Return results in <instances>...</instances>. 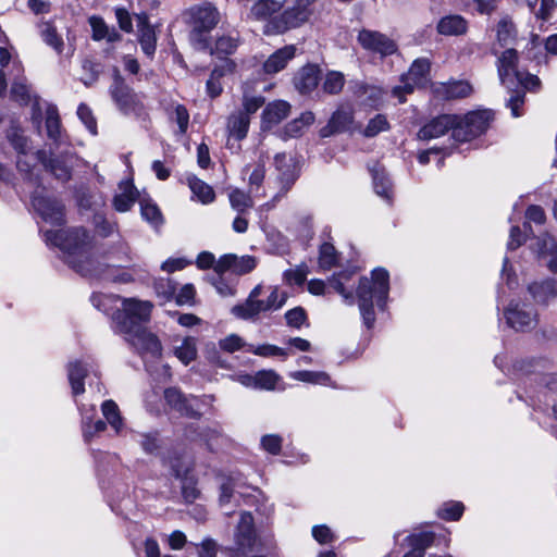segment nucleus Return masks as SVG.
<instances>
[{
    "mask_svg": "<svg viewBox=\"0 0 557 557\" xmlns=\"http://www.w3.org/2000/svg\"><path fill=\"white\" fill-rule=\"evenodd\" d=\"M174 352L184 364H188L197 356L196 338H184L181 345L175 347Z\"/></svg>",
    "mask_w": 557,
    "mask_h": 557,
    "instance_id": "44",
    "label": "nucleus"
},
{
    "mask_svg": "<svg viewBox=\"0 0 557 557\" xmlns=\"http://www.w3.org/2000/svg\"><path fill=\"white\" fill-rule=\"evenodd\" d=\"M261 293L262 286H255L244 304L233 307V314L244 320L253 319L260 312L276 311L281 309L288 298V294L280 290L278 287H271V293L267 300L259 299Z\"/></svg>",
    "mask_w": 557,
    "mask_h": 557,
    "instance_id": "3",
    "label": "nucleus"
},
{
    "mask_svg": "<svg viewBox=\"0 0 557 557\" xmlns=\"http://www.w3.org/2000/svg\"><path fill=\"white\" fill-rule=\"evenodd\" d=\"M235 556L234 557H257L260 553L257 540L253 517L250 512L244 511L234 534Z\"/></svg>",
    "mask_w": 557,
    "mask_h": 557,
    "instance_id": "6",
    "label": "nucleus"
},
{
    "mask_svg": "<svg viewBox=\"0 0 557 557\" xmlns=\"http://www.w3.org/2000/svg\"><path fill=\"white\" fill-rule=\"evenodd\" d=\"M77 115L81 121L85 124L87 129L92 134H97V122L92 115L91 110L84 103L79 104L77 109Z\"/></svg>",
    "mask_w": 557,
    "mask_h": 557,
    "instance_id": "61",
    "label": "nucleus"
},
{
    "mask_svg": "<svg viewBox=\"0 0 557 557\" xmlns=\"http://www.w3.org/2000/svg\"><path fill=\"white\" fill-rule=\"evenodd\" d=\"M435 92L445 100H455L471 96L473 87L468 81H450L441 83L435 88Z\"/></svg>",
    "mask_w": 557,
    "mask_h": 557,
    "instance_id": "21",
    "label": "nucleus"
},
{
    "mask_svg": "<svg viewBox=\"0 0 557 557\" xmlns=\"http://www.w3.org/2000/svg\"><path fill=\"white\" fill-rule=\"evenodd\" d=\"M285 319L289 326L299 329L307 319L306 311L301 307H296L285 313Z\"/></svg>",
    "mask_w": 557,
    "mask_h": 557,
    "instance_id": "62",
    "label": "nucleus"
},
{
    "mask_svg": "<svg viewBox=\"0 0 557 557\" xmlns=\"http://www.w3.org/2000/svg\"><path fill=\"white\" fill-rule=\"evenodd\" d=\"M535 249L539 258L547 260V268L549 271L557 269V243L554 237L548 234H543L537 237Z\"/></svg>",
    "mask_w": 557,
    "mask_h": 557,
    "instance_id": "27",
    "label": "nucleus"
},
{
    "mask_svg": "<svg viewBox=\"0 0 557 557\" xmlns=\"http://www.w3.org/2000/svg\"><path fill=\"white\" fill-rule=\"evenodd\" d=\"M504 314L507 324L517 331L532 330L537 323L536 311L525 301L512 300L506 308Z\"/></svg>",
    "mask_w": 557,
    "mask_h": 557,
    "instance_id": "8",
    "label": "nucleus"
},
{
    "mask_svg": "<svg viewBox=\"0 0 557 557\" xmlns=\"http://www.w3.org/2000/svg\"><path fill=\"white\" fill-rule=\"evenodd\" d=\"M152 304L136 298H123L122 308L114 314L117 332H129L150 319Z\"/></svg>",
    "mask_w": 557,
    "mask_h": 557,
    "instance_id": "5",
    "label": "nucleus"
},
{
    "mask_svg": "<svg viewBox=\"0 0 557 557\" xmlns=\"http://www.w3.org/2000/svg\"><path fill=\"white\" fill-rule=\"evenodd\" d=\"M110 94L115 104L125 114H137L141 110L138 96L124 83L117 70H114V78Z\"/></svg>",
    "mask_w": 557,
    "mask_h": 557,
    "instance_id": "10",
    "label": "nucleus"
},
{
    "mask_svg": "<svg viewBox=\"0 0 557 557\" xmlns=\"http://www.w3.org/2000/svg\"><path fill=\"white\" fill-rule=\"evenodd\" d=\"M309 273L308 265L305 263H301L297 265L295 269H288L284 272L283 277L284 281L292 285H302L307 278V275Z\"/></svg>",
    "mask_w": 557,
    "mask_h": 557,
    "instance_id": "50",
    "label": "nucleus"
},
{
    "mask_svg": "<svg viewBox=\"0 0 557 557\" xmlns=\"http://www.w3.org/2000/svg\"><path fill=\"white\" fill-rule=\"evenodd\" d=\"M517 51L515 49L505 50L498 59V76L500 83L508 89H511L517 82L527 90H535L540 86L537 76L518 71Z\"/></svg>",
    "mask_w": 557,
    "mask_h": 557,
    "instance_id": "4",
    "label": "nucleus"
},
{
    "mask_svg": "<svg viewBox=\"0 0 557 557\" xmlns=\"http://www.w3.org/2000/svg\"><path fill=\"white\" fill-rule=\"evenodd\" d=\"M42 40L50 46L58 54L64 50V42L55 26L51 22H44L39 25Z\"/></svg>",
    "mask_w": 557,
    "mask_h": 557,
    "instance_id": "33",
    "label": "nucleus"
},
{
    "mask_svg": "<svg viewBox=\"0 0 557 557\" xmlns=\"http://www.w3.org/2000/svg\"><path fill=\"white\" fill-rule=\"evenodd\" d=\"M280 376L273 370H261L256 373L257 388L274 389Z\"/></svg>",
    "mask_w": 557,
    "mask_h": 557,
    "instance_id": "53",
    "label": "nucleus"
},
{
    "mask_svg": "<svg viewBox=\"0 0 557 557\" xmlns=\"http://www.w3.org/2000/svg\"><path fill=\"white\" fill-rule=\"evenodd\" d=\"M290 377L305 382V383H311V384H320V385H330L331 384V377L326 372L323 371H295L290 373Z\"/></svg>",
    "mask_w": 557,
    "mask_h": 557,
    "instance_id": "41",
    "label": "nucleus"
},
{
    "mask_svg": "<svg viewBox=\"0 0 557 557\" xmlns=\"http://www.w3.org/2000/svg\"><path fill=\"white\" fill-rule=\"evenodd\" d=\"M550 272L557 275V269ZM528 294L537 304L546 305L550 299L557 297V281L547 278L543 282H534L528 286Z\"/></svg>",
    "mask_w": 557,
    "mask_h": 557,
    "instance_id": "22",
    "label": "nucleus"
},
{
    "mask_svg": "<svg viewBox=\"0 0 557 557\" xmlns=\"http://www.w3.org/2000/svg\"><path fill=\"white\" fill-rule=\"evenodd\" d=\"M37 157L44 163L45 168L48 169L55 176V178L63 182L69 181L71 178L74 159L72 154L66 153L46 160V152L38 151Z\"/></svg>",
    "mask_w": 557,
    "mask_h": 557,
    "instance_id": "17",
    "label": "nucleus"
},
{
    "mask_svg": "<svg viewBox=\"0 0 557 557\" xmlns=\"http://www.w3.org/2000/svg\"><path fill=\"white\" fill-rule=\"evenodd\" d=\"M283 8L284 1L281 0H256L249 9L247 18L253 22H264L267 25Z\"/></svg>",
    "mask_w": 557,
    "mask_h": 557,
    "instance_id": "15",
    "label": "nucleus"
},
{
    "mask_svg": "<svg viewBox=\"0 0 557 557\" xmlns=\"http://www.w3.org/2000/svg\"><path fill=\"white\" fill-rule=\"evenodd\" d=\"M320 81V71L314 65H307L300 69L294 77L295 88L300 94H309L313 91Z\"/></svg>",
    "mask_w": 557,
    "mask_h": 557,
    "instance_id": "23",
    "label": "nucleus"
},
{
    "mask_svg": "<svg viewBox=\"0 0 557 557\" xmlns=\"http://www.w3.org/2000/svg\"><path fill=\"white\" fill-rule=\"evenodd\" d=\"M345 84L344 74L337 71H330L322 83V89L329 95H337Z\"/></svg>",
    "mask_w": 557,
    "mask_h": 557,
    "instance_id": "45",
    "label": "nucleus"
},
{
    "mask_svg": "<svg viewBox=\"0 0 557 557\" xmlns=\"http://www.w3.org/2000/svg\"><path fill=\"white\" fill-rule=\"evenodd\" d=\"M352 123V112L349 109L341 108L332 114L327 124L320 129V135L321 137H330L335 134L349 132Z\"/></svg>",
    "mask_w": 557,
    "mask_h": 557,
    "instance_id": "18",
    "label": "nucleus"
},
{
    "mask_svg": "<svg viewBox=\"0 0 557 557\" xmlns=\"http://www.w3.org/2000/svg\"><path fill=\"white\" fill-rule=\"evenodd\" d=\"M88 370V364H83L81 361L71 362L69 364V380L73 395L84 393V379L87 375Z\"/></svg>",
    "mask_w": 557,
    "mask_h": 557,
    "instance_id": "32",
    "label": "nucleus"
},
{
    "mask_svg": "<svg viewBox=\"0 0 557 557\" xmlns=\"http://www.w3.org/2000/svg\"><path fill=\"white\" fill-rule=\"evenodd\" d=\"M101 410L108 423L112 426L115 433L119 434L124 428V422L117 405L113 400H106L101 405Z\"/></svg>",
    "mask_w": 557,
    "mask_h": 557,
    "instance_id": "38",
    "label": "nucleus"
},
{
    "mask_svg": "<svg viewBox=\"0 0 557 557\" xmlns=\"http://www.w3.org/2000/svg\"><path fill=\"white\" fill-rule=\"evenodd\" d=\"M430 72V62L426 59L416 60L409 71L407 72V79H411L414 84L423 86L428 82V75Z\"/></svg>",
    "mask_w": 557,
    "mask_h": 557,
    "instance_id": "39",
    "label": "nucleus"
},
{
    "mask_svg": "<svg viewBox=\"0 0 557 557\" xmlns=\"http://www.w3.org/2000/svg\"><path fill=\"white\" fill-rule=\"evenodd\" d=\"M238 46L237 35H222L218 37L214 49H210L211 54L219 57L228 55L235 52Z\"/></svg>",
    "mask_w": 557,
    "mask_h": 557,
    "instance_id": "42",
    "label": "nucleus"
},
{
    "mask_svg": "<svg viewBox=\"0 0 557 557\" xmlns=\"http://www.w3.org/2000/svg\"><path fill=\"white\" fill-rule=\"evenodd\" d=\"M140 212L143 219L149 222L153 227L160 226L163 222L162 214L157 205L145 199L140 201Z\"/></svg>",
    "mask_w": 557,
    "mask_h": 557,
    "instance_id": "47",
    "label": "nucleus"
},
{
    "mask_svg": "<svg viewBox=\"0 0 557 557\" xmlns=\"http://www.w3.org/2000/svg\"><path fill=\"white\" fill-rule=\"evenodd\" d=\"M249 125L250 119L247 117V113L233 112L226 123L228 136L236 140H243L248 134Z\"/></svg>",
    "mask_w": 557,
    "mask_h": 557,
    "instance_id": "30",
    "label": "nucleus"
},
{
    "mask_svg": "<svg viewBox=\"0 0 557 557\" xmlns=\"http://www.w3.org/2000/svg\"><path fill=\"white\" fill-rule=\"evenodd\" d=\"M8 139L18 153H27L29 149L28 138L24 136L23 132L18 127L13 126L9 129Z\"/></svg>",
    "mask_w": 557,
    "mask_h": 557,
    "instance_id": "48",
    "label": "nucleus"
},
{
    "mask_svg": "<svg viewBox=\"0 0 557 557\" xmlns=\"http://www.w3.org/2000/svg\"><path fill=\"white\" fill-rule=\"evenodd\" d=\"M249 351L253 352L257 356H261V357L281 356V357L286 358L288 356V352L285 349L277 347L275 345H271V344L260 345L256 348L249 349Z\"/></svg>",
    "mask_w": 557,
    "mask_h": 557,
    "instance_id": "60",
    "label": "nucleus"
},
{
    "mask_svg": "<svg viewBox=\"0 0 557 557\" xmlns=\"http://www.w3.org/2000/svg\"><path fill=\"white\" fill-rule=\"evenodd\" d=\"M434 539L433 532H421L407 536L411 550L419 553L420 557H423L424 550L433 544Z\"/></svg>",
    "mask_w": 557,
    "mask_h": 557,
    "instance_id": "43",
    "label": "nucleus"
},
{
    "mask_svg": "<svg viewBox=\"0 0 557 557\" xmlns=\"http://www.w3.org/2000/svg\"><path fill=\"white\" fill-rule=\"evenodd\" d=\"M296 47L294 45L285 46L273 52L263 63V70L267 74H276L295 57Z\"/></svg>",
    "mask_w": 557,
    "mask_h": 557,
    "instance_id": "25",
    "label": "nucleus"
},
{
    "mask_svg": "<svg viewBox=\"0 0 557 557\" xmlns=\"http://www.w3.org/2000/svg\"><path fill=\"white\" fill-rule=\"evenodd\" d=\"M188 185L193 194L202 203H210L214 200L215 194L213 188L203 181L199 180L198 177H188Z\"/></svg>",
    "mask_w": 557,
    "mask_h": 557,
    "instance_id": "37",
    "label": "nucleus"
},
{
    "mask_svg": "<svg viewBox=\"0 0 557 557\" xmlns=\"http://www.w3.org/2000/svg\"><path fill=\"white\" fill-rule=\"evenodd\" d=\"M457 116L443 114L434 117L420 128L418 137L423 140H430L445 135L449 129L454 132Z\"/></svg>",
    "mask_w": 557,
    "mask_h": 557,
    "instance_id": "14",
    "label": "nucleus"
},
{
    "mask_svg": "<svg viewBox=\"0 0 557 557\" xmlns=\"http://www.w3.org/2000/svg\"><path fill=\"white\" fill-rule=\"evenodd\" d=\"M274 166L277 172V183L280 184V193L274 196V199L283 197L294 185L298 177L296 163L290 157L285 153H277L274 157Z\"/></svg>",
    "mask_w": 557,
    "mask_h": 557,
    "instance_id": "11",
    "label": "nucleus"
},
{
    "mask_svg": "<svg viewBox=\"0 0 557 557\" xmlns=\"http://www.w3.org/2000/svg\"><path fill=\"white\" fill-rule=\"evenodd\" d=\"M32 203L46 222L55 225H60L64 222V206L59 200L42 196L39 191H36L33 196Z\"/></svg>",
    "mask_w": 557,
    "mask_h": 557,
    "instance_id": "12",
    "label": "nucleus"
},
{
    "mask_svg": "<svg viewBox=\"0 0 557 557\" xmlns=\"http://www.w3.org/2000/svg\"><path fill=\"white\" fill-rule=\"evenodd\" d=\"M290 113V104L284 100L268 103L262 112L263 128H270L281 123Z\"/></svg>",
    "mask_w": 557,
    "mask_h": 557,
    "instance_id": "24",
    "label": "nucleus"
},
{
    "mask_svg": "<svg viewBox=\"0 0 557 557\" xmlns=\"http://www.w3.org/2000/svg\"><path fill=\"white\" fill-rule=\"evenodd\" d=\"M388 272L385 269L377 268L372 271L370 278L363 276L359 281L358 305L363 323L368 329H371L375 322L373 299L376 300L379 307L383 308L388 296Z\"/></svg>",
    "mask_w": 557,
    "mask_h": 557,
    "instance_id": "2",
    "label": "nucleus"
},
{
    "mask_svg": "<svg viewBox=\"0 0 557 557\" xmlns=\"http://www.w3.org/2000/svg\"><path fill=\"white\" fill-rule=\"evenodd\" d=\"M228 71H232L233 63L230 61L225 62L223 66ZM224 75V69L215 67L210 75V78L207 81V92L210 97L215 98L222 92V85L220 83V78Z\"/></svg>",
    "mask_w": 557,
    "mask_h": 557,
    "instance_id": "46",
    "label": "nucleus"
},
{
    "mask_svg": "<svg viewBox=\"0 0 557 557\" xmlns=\"http://www.w3.org/2000/svg\"><path fill=\"white\" fill-rule=\"evenodd\" d=\"M463 505L460 502H450L444 504L440 509L438 516L445 520H458L463 512Z\"/></svg>",
    "mask_w": 557,
    "mask_h": 557,
    "instance_id": "56",
    "label": "nucleus"
},
{
    "mask_svg": "<svg viewBox=\"0 0 557 557\" xmlns=\"http://www.w3.org/2000/svg\"><path fill=\"white\" fill-rule=\"evenodd\" d=\"M524 90L525 88L520 86V88L515 90L508 99L507 106L510 108L511 115L513 117H519L522 115V112L519 109L524 103Z\"/></svg>",
    "mask_w": 557,
    "mask_h": 557,
    "instance_id": "58",
    "label": "nucleus"
},
{
    "mask_svg": "<svg viewBox=\"0 0 557 557\" xmlns=\"http://www.w3.org/2000/svg\"><path fill=\"white\" fill-rule=\"evenodd\" d=\"M119 188L120 194L114 197L113 207L119 212H126L135 203L138 191L129 181L121 182Z\"/></svg>",
    "mask_w": 557,
    "mask_h": 557,
    "instance_id": "29",
    "label": "nucleus"
},
{
    "mask_svg": "<svg viewBox=\"0 0 557 557\" xmlns=\"http://www.w3.org/2000/svg\"><path fill=\"white\" fill-rule=\"evenodd\" d=\"M371 172L373 178V187L376 195L387 201H391L393 197L392 184L384 170L373 169Z\"/></svg>",
    "mask_w": 557,
    "mask_h": 557,
    "instance_id": "34",
    "label": "nucleus"
},
{
    "mask_svg": "<svg viewBox=\"0 0 557 557\" xmlns=\"http://www.w3.org/2000/svg\"><path fill=\"white\" fill-rule=\"evenodd\" d=\"M493 120V113L488 110L473 111L459 119L457 116L453 137L458 141H467L483 134Z\"/></svg>",
    "mask_w": 557,
    "mask_h": 557,
    "instance_id": "7",
    "label": "nucleus"
},
{
    "mask_svg": "<svg viewBox=\"0 0 557 557\" xmlns=\"http://www.w3.org/2000/svg\"><path fill=\"white\" fill-rule=\"evenodd\" d=\"M264 103V98L261 96H249L246 92L243 96V109L237 110L239 113H247L250 119Z\"/></svg>",
    "mask_w": 557,
    "mask_h": 557,
    "instance_id": "54",
    "label": "nucleus"
},
{
    "mask_svg": "<svg viewBox=\"0 0 557 557\" xmlns=\"http://www.w3.org/2000/svg\"><path fill=\"white\" fill-rule=\"evenodd\" d=\"M164 398L166 404L178 411L181 414L189 418L200 417V413L195 409L193 404V400L195 399L186 397L180 389L175 387L165 389Z\"/></svg>",
    "mask_w": 557,
    "mask_h": 557,
    "instance_id": "19",
    "label": "nucleus"
},
{
    "mask_svg": "<svg viewBox=\"0 0 557 557\" xmlns=\"http://www.w3.org/2000/svg\"><path fill=\"white\" fill-rule=\"evenodd\" d=\"M314 122V114L310 111L304 112L299 117L293 120L284 127V139L300 135L305 127Z\"/></svg>",
    "mask_w": 557,
    "mask_h": 557,
    "instance_id": "36",
    "label": "nucleus"
},
{
    "mask_svg": "<svg viewBox=\"0 0 557 557\" xmlns=\"http://www.w3.org/2000/svg\"><path fill=\"white\" fill-rule=\"evenodd\" d=\"M389 128V123L385 115L377 114L371 119L363 131L366 137H374L381 132H385Z\"/></svg>",
    "mask_w": 557,
    "mask_h": 557,
    "instance_id": "52",
    "label": "nucleus"
},
{
    "mask_svg": "<svg viewBox=\"0 0 557 557\" xmlns=\"http://www.w3.org/2000/svg\"><path fill=\"white\" fill-rule=\"evenodd\" d=\"M154 288L157 294L162 296L165 300H170L175 296L176 285L169 278L157 282Z\"/></svg>",
    "mask_w": 557,
    "mask_h": 557,
    "instance_id": "64",
    "label": "nucleus"
},
{
    "mask_svg": "<svg viewBox=\"0 0 557 557\" xmlns=\"http://www.w3.org/2000/svg\"><path fill=\"white\" fill-rule=\"evenodd\" d=\"M46 240L66 252V262L82 275L94 271L92 238L83 227L46 232Z\"/></svg>",
    "mask_w": 557,
    "mask_h": 557,
    "instance_id": "1",
    "label": "nucleus"
},
{
    "mask_svg": "<svg viewBox=\"0 0 557 557\" xmlns=\"http://www.w3.org/2000/svg\"><path fill=\"white\" fill-rule=\"evenodd\" d=\"M82 411V424H83V435L86 441H89L95 434L101 433L107 429L106 422L102 420H97L96 422H91L92 417L96 412L94 406H90L89 409L83 406L81 408Z\"/></svg>",
    "mask_w": 557,
    "mask_h": 557,
    "instance_id": "31",
    "label": "nucleus"
},
{
    "mask_svg": "<svg viewBox=\"0 0 557 557\" xmlns=\"http://www.w3.org/2000/svg\"><path fill=\"white\" fill-rule=\"evenodd\" d=\"M352 272L343 271L334 274L330 280V285L343 296L347 305L352 306L355 302L354 296L350 292L345 289V283L351 278Z\"/></svg>",
    "mask_w": 557,
    "mask_h": 557,
    "instance_id": "40",
    "label": "nucleus"
},
{
    "mask_svg": "<svg viewBox=\"0 0 557 557\" xmlns=\"http://www.w3.org/2000/svg\"><path fill=\"white\" fill-rule=\"evenodd\" d=\"M138 39L141 49L148 57L153 55L157 46V37L153 27L148 23L146 14L137 15Z\"/></svg>",
    "mask_w": 557,
    "mask_h": 557,
    "instance_id": "26",
    "label": "nucleus"
},
{
    "mask_svg": "<svg viewBox=\"0 0 557 557\" xmlns=\"http://www.w3.org/2000/svg\"><path fill=\"white\" fill-rule=\"evenodd\" d=\"M125 335V339L139 352H150L159 356L161 344L156 335L148 332L143 325L134 327L129 332H120Z\"/></svg>",
    "mask_w": 557,
    "mask_h": 557,
    "instance_id": "13",
    "label": "nucleus"
},
{
    "mask_svg": "<svg viewBox=\"0 0 557 557\" xmlns=\"http://www.w3.org/2000/svg\"><path fill=\"white\" fill-rule=\"evenodd\" d=\"M211 30L193 28L189 34V41L197 50H207L210 48L209 33Z\"/></svg>",
    "mask_w": 557,
    "mask_h": 557,
    "instance_id": "55",
    "label": "nucleus"
},
{
    "mask_svg": "<svg viewBox=\"0 0 557 557\" xmlns=\"http://www.w3.org/2000/svg\"><path fill=\"white\" fill-rule=\"evenodd\" d=\"M94 224L99 235L103 237L111 235L116 227L115 223L108 221L106 216L100 212L95 213Z\"/></svg>",
    "mask_w": 557,
    "mask_h": 557,
    "instance_id": "59",
    "label": "nucleus"
},
{
    "mask_svg": "<svg viewBox=\"0 0 557 557\" xmlns=\"http://www.w3.org/2000/svg\"><path fill=\"white\" fill-rule=\"evenodd\" d=\"M257 265V260L255 257L251 256H242L237 257L235 255L234 260V273L235 274H246L251 272Z\"/></svg>",
    "mask_w": 557,
    "mask_h": 557,
    "instance_id": "57",
    "label": "nucleus"
},
{
    "mask_svg": "<svg viewBox=\"0 0 557 557\" xmlns=\"http://www.w3.org/2000/svg\"><path fill=\"white\" fill-rule=\"evenodd\" d=\"M193 28L212 30L219 22V12L210 3L191 9Z\"/></svg>",
    "mask_w": 557,
    "mask_h": 557,
    "instance_id": "20",
    "label": "nucleus"
},
{
    "mask_svg": "<svg viewBox=\"0 0 557 557\" xmlns=\"http://www.w3.org/2000/svg\"><path fill=\"white\" fill-rule=\"evenodd\" d=\"M230 202L232 208L238 213H244L246 210L253 206L250 196L238 189L233 190L230 194Z\"/></svg>",
    "mask_w": 557,
    "mask_h": 557,
    "instance_id": "51",
    "label": "nucleus"
},
{
    "mask_svg": "<svg viewBox=\"0 0 557 557\" xmlns=\"http://www.w3.org/2000/svg\"><path fill=\"white\" fill-rule=\"evenodd\" d=\"M513 37V26L511 22L502 20L497 25V40L502 46L508 45Z\"/></svg>",
    "mask_w": 557,
    "mask_h": 557,
    "instance_id": "63",
    "label": "nucleus"
},
{
    "mask_svg": "<svg viewBox=\"0 0 557 557\" xmlns=\"http://www.w3.org/2000/svg\"><path fill=\"white\" fill-rule=\"evenodd\" d=\"M337 262V252L330 243H324L320 247L319 264L322 269L329 270Z\"/></svg>",
    "mask_w": 557,
    "mask_h": 557,
    "instance_id": "49",
    "label": "nucleus"
},
{
    "mask_svg": "<svg viewBox=\"0 0 557 557\" xmlns=\"http://www.w3.org/2000/svg\"><path fill=\"white\" fill-rule=\"evenodd\" d=\"M357 40L364 50L381 58L392 55L398 50L395 40L377 30L363 28L359 32Z\"/></svg>",
    "mask_w": 557,
    "mask_h": 557,
    "instance_id": "9",
    "label": "nucleus"
},
{
    "mask_svg": "<svg viewBox=\"0 0 557 557\" xmlns=\"http://www.w3.org/2000/svg\"><path fill=\"white\" fill-rule=\"evenodd\" d=\"M46 129L47 136L51 139L55 146L62 143L61 139V123L58 111L54 107H50L46 112Z\"/></svg>",
    "mask_w": 557,
    "mask_h": 557,
    "instance_id": "35",
    "label": "nucleus"
},
{
    "mask_svg": "<svg viewBox=\"0 0 557 557\" xmlns=\"http://www.w3.org/2000/svg\"><path fill=\"white\" fill-rule=\"evenodd\" d=\"M86 276L98 277L104 281L127 284L133 281L132 274L121 267L95 260L94 271Z\"/></svg>",
    "mask_w": 557,
    "mask_h": 557,
    "instance_id": "16",
    "label": "nucleus"
},
{
    "mask_svg": "<svg viewBox=\"0 0 557 557\" xmlns=\"http://www.w3.org/2000/svg\"><path fill=\"white\" fill-rule=\"evenodd\" d=\"M436 29L444 36H460L467 33L468 22L461 15H446L438 21Z\"/></svg>",
    "mask_w": 557,
    "mask_h": 557,
    "instance_id": "28",
    "label": "nucleus"
}]
</instances>
